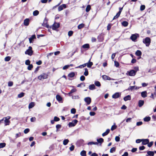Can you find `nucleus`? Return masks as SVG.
Returning <instances> with one entry per match:
<instances>
[{
    "instance_id": "nucleus-22",
    "label": "nucleus",
    "mask_w": 156,
    "mask_h": 156,
    "mask_svg": "<svg viewBox=\"0 0 156 156\" xmlns=\"http://www.w3.org/2000/svg\"><path fill=\"white\" fill-rule=\"evenodd\" d=\"M75 73L74 72H72L69 73L68 75V76L70 78H72L74 76Z\"/></svg>"
},
{
    "instance_id": "nucleus-14",
    "label": "nucleus",
    "mask_w": 156,
    "mask_h": 156,
    "mask_svg": "<svg viewBox=\"0 0 156 156\" xmlns=\"http://www.w3.org/2000/svg\"><path fill=\"white\" fill-rule=\"evenodd\" d=\"M56 98L57 100L59 102L61 101L62 100V97L59 94H57L56 95Z\"/></svg>"
},
{
    "instance_id": "nucleus-5",
    "label": "nucleus",
    "mask_w": 156,
    "mask_h": 156,
    "mask_svg": "<svg viewBox=\"0 0 156 156\" xmlns=\"http://www.w3.org/2000/svg\"><path fill=\"white\" fill-rule=\"evenodd\" d=\"M60 23H56L55 22L52 25L51 28L53 30H56L60 27Z\"/></svg>"
},
{
    "instance_id": "nucleus-64",
    "label": "nucleus",
    "mask_w": 156,
    "mask_h": 156,
    "mask_svg": "<svg viewBox=\"0 0 156 156\" xmlns=\"http://www.w3.org/2000/svg\"><path fill=\"white\" fill-rule=\"evenodd\" d=\"M77 90L76 89L74 88L73 89H72L70 91V93H73L74 92H76V91Z\"/></svg>"
},
{
    "instance_id": "nucleus-45",
    "label": "nucleus",
    "mask_w": 156,
    "mask_h": 156,
    "mask_svg": "<svg viewBox=\"0 0 156 156\" xmlns=\"http://www.w3.org/2000/svg\"><path fill=\"white\" fill-rule=\"evenodd\" d=\"M33 66L32 64L28 65V66L27 67V69L29 70H31L33 68Z\"/></svg>"
},
{
    "instance_id": "nucleus-16",
    "label": "nucleus",
    "mask_w": 156,
    "mask_h": 156,
    "mask_svg": "<svg viewBox=\"0 0 156 156\" xmlns=\"http://www.w3.org/2000/svg\"><path fill=\"white\" fill-rule=\"evenodd\" d=\"M90 59L88 63H86V64H87V66L88 68H91L93 64V63L92 62H90Z\"/></svg>"
},
{
    "instance_id": "nucleus-32",
    "label": "nucleus",
    "mask_w": 156,
    "mask_h": 156,
    "mask_svg": "<svg viewBox=\"0 0 156 156\" xmlns=\"http://www.w3.org/2000/svg\"><path fill=\"white\" fill-rule=\"evenodd\" d=\"M122 25L124 27H126L128 25V23L126 21H124L122 23Z\"/></svg>"
},
{
    "instance_id": "nucleus-10",
    "label": "nucleus",
    "mask_w": 156,
    "mask_h": 156,
    "mask_svg": "<svg viewBox=\"0 0 156 156\" xmlns=\"http://www.w3.org/2000/svg\"><path fill=\"white\" fill-rule=\"evenodd\" d=\"M84 101L86 102L87 105L90 104L91 102V99L90 97H87L85 98L84 99Z\"/></svg>"
},
{
    "instance_id": "nucleus-55",
    "label": "nucleus",
    "mask_w": 156,
    "mask_h": 156,
    "mask_svg": "<svg viewBox=\"0 0 156 156\" xmlns=\"http://www.w3.org/2000/svg\"><path fill=\"white\" fill-rule=\"evenodd\" d=\"M75 148V146L74 145H72V146L69 147V150L71 151H73L74 150Z\"/></svg>"
},
{
    "instance_id": "nucleus-2",
    "label": "nucleus",
    "mask_w": 156,
    "mask_h": 156,
    "mask_svg": "<svg viewBox=\"0 0 156 156\" xmlns=\"http://www.w3.org/2000/svg\"><path fill=\"white\" fill-rule=\"evenodd\" d=\"M48 77V75L46 73H43L38 76V79L40 80H41L47 78Z\"/></svg>"
},
{
    "instance_id": "nucleus-19",
    "label": "nucleus",
    "mask_w": 156,
    "mask_h": 156,
    "mask_svg": "<svg viewBox=\"0 0 156 156\" xmlns=\"http://www.w3.org/2000/svg\"><path fill=\"white\" fill-rule=\"evenodd\" d=\"M42 25V26L46 27L48 28L51 29V26H50L48 23H43Z\"/></svg>"
},
{
    "instance_id": "nucleus-26",
    "label": "nucleus",
    "mask_w": 156,
    "mask_h": 156,
    "mask_svg": "<svg viewBox=\"0 0 156 156\" xmlns=\"http://www.w3.org/2000/svg\"><path fill=\"white\" fill-rule=\"evenodd\" d=\"M147 154L150 156H154V152L152 151H148L147 152Z\"/></svg>"
},
{
    "instance_id": "nucleus-49",
    "label": "nucleus",
    "mask_w": 156,
    "mask_h": 156,
    "mask_svg": "<svg viewBox=\"0 0 156 156\" xmlns=\"http://www.w3.org/2000/svg\"><path fill=\"white\" fill-rule=\"evenodd\" d=\"M112 25V24L111 23H109L107 26V30H110Z\"/></svg>"
},
{
    "instance_id": "nucleus-27",
    "label": "nucleus",
    "mask_w": 156,
    "mask_h": 156,
    "mask_svg": "<svg viewBox=\"0 0 156 156\" xmlns=\"http://www.w3.org/2000/svg\"><path fill=\"white\" fill-rule=\"evenodd\" d=\"M82 47L84 49H88L90 48V45L88 44H85L82 46Z\"/></svg>"
},
{
    "instance_id": "nucleus-37",
    "label": "nucleus",
    "mask_w": 156,
    "mask_h": 156,
    "mask_svg": "<svg viewBox=\"0 0 156 156\" xmlns=\"http://www.w3.org/2000/svg\"><path fill=\"white\" fill-rule=\"evenodd\" d=\"M69 141L68 139H65L63 141V144L64 145H66L68 144Z\"/></svg>"
},
{
    "instance_id": "nucleus-46",
    "label": "nucleus",
    "mask_w": 156,
    "mask_h": 156,
    "mask_svg": "<svg viewBox=\"0 0 156 156\" xmlns=\"http://www.w3.org/2000/svg\"><path fill=\"white\" fill-rule=\"evenodd\" d=\"M62 127V126L60 124H57L56 126V131L57 132L58 131V129L59 128H60Z\"/></svg>"
},
{
    "instance_id": "nucleus-42",
    "label": "nucleus",
    "mask_w": 156,
    "mask_h": 156,
    "mask_svg": "<svg viewBox=\"0 0 156 156\" xmlns=\"http://www.w3.org/2000/svg\"><path fill=\"white\" fill-rule=\"evenodd\" d=\"M94 84L96 86L100 87L101 86V83L98 81H95Z\"/></svg>"
},
{
    "instance_id": "nucleus-13",
    "label": "nucleus",
    "mask_w": 156,
    "mask_h": 156,
    "mask_svg": "<svg viewBox=\"0 0 156 156\" xmlns=\"http://www.w3.org/2000/svg\"><path fill=\"white\" fill-rule=\"evenodd\" d=\"M30 23V20L28 18L25 19L23 22V24L25 26H28Z\"/></svg>"
},
{
    "instance_id": "nucleus-8",
    "label": "nucleus",
    "mask_w": 156,
    "mask_h": 156,
    "mask_svg": "<svg viewBox=\"0 0 156 156\" xmlns=\"http://www.w3.org/2000/svg\"><path fill=\"white\" fill-rule=\"evenodd\" d=\"M8 118H7V117L4 118L5 119L4 120L5 126L9 125L10 122V121L9 120V119L10 118V116H8Z\"/></svg>"
},
{
    "instance_id": "nucleus-31",
    "label": "nucleus",
    "mask_w": 156,
    "mask_h": 156,
    "mask_svg": "<svg viewBox=\"0 0 156 156\" xmlns=\"http://www.w3.org/2000/svg\"><path fill=\"white\" fill-rule=\"evenodd\" d=\"M85 72L84 73V75L85 76H87L88 75L89 73L88 71V70L87 68H85L84 69Z\"/></svg>"
},
{
    "instance_id": "nucleus-54",
    "label": "nucleus",
    "mask_w": 156,
    "mask_h": 156,
    "mask_svg": "<svg viewBox=\"0 0 156 156\" xmlns=\"http://www.w3.org/2000/svg\"><path fill=\"white\" fill-rule=\"evenodd\" d=\"M117 128V126L114 125L112 126L111 128V130L113 131Z\"/></svg>"
},
{
    "instance_id": "nucleus-51",
    "label": "nucleus",
    "mask_w": 156,
    "mask_h": 156,
    "mask_svg": "<svg viewBox=\"0 0 156 156\" xmlns=\"http://www.w3.org/2000/svg\"><path fill=\"white\" fill-rule=\"evenodd\" d=\"M73 33V32L72 31H69L68 32V35L69 37L72 36Z\"/></svg>"
},
{
    "instance_id": "nucleus-62",
    "label": "nucleus",
    "mask_w": 156,
    "mask_h": 156,
    "mask_svg": "<svg viewBox=\"0 0 156 156\" xmlns=\"http://www.w3.org/2000/svg\"><path fill=\"white\" fill-rule=\"evenodd\" d=\"M135 87V86H130L126 90H132Z\"/></svg>"
},
{
    "instance_id": "nucleus-52",
    "label": "nucleus",
    "mask_w": 156,
    "mask_h": 156,
    "mask_svg": "<svg viewBox=\"0 0 156 156\" xmlns=\"http://www.w3.org/2000/svg\"><path fill=\"white\" fill-rule=\"evenodd\" d=\"M145 8V6L144 5H141L140 7V10L141 11L144 10Z\"/></svg>"
},
{
    "instance_id": "nucleus-43",
    "label": "nucleus",
    "mask_w": 156,
    "mask_h": 156,
    "mask_svg": "<svg viewBox=\"0 0 156 156\" xmlns=\"http://www.w3.org/2000/svg\"><path fill=\"white\" fill-rule=\"evenodd\" d=\"M25 95V93L23 92H21L18 95V97L19 98H21L24 96Z\"/></svg>"
},
{
    "instance_id": "nucleus-41",
    "label": "nucleus",
    "mask_w": 156,
    "mask_h": 156,
    "mask_svg": "<svg viewBox=\"0 0 156 156\" xmlns=\"http://www.w3.org/2000/svg\"><path fill=\"white\" fill-rule=\"evenodd\" d=\"M98 144V142H94L93 141L89 142L87 144L88 145H92V144L97 145Z\"/></svg>"
},
{
    "instance_id": "nucleus-39",
    "label": "nucleus",
    "mask_w": 156,
    "mask_h": 156,
    "mask_svg": "<svg viewBox=\"0 0 156 156\" xmlns=\"http://www.w3.org/2000/svg\"><path fill=\"white\" fill-rule=\"evenodd\" d=\"M116 147H113L110 149V152L111 153L115 152L116 151Z\"/></svg>"
},
{
    "instance_id": "nucleus-53",
    "label": "nucleus",
    "mask_w": 156,
    "mask_h": 156,
    "mask_svg": "<svg viewBox=\"0 0 156 156\" xmlns=\"http://www.w3.org/2000/svg\"><path fill=\"white\" fill-rule=\"evenodd\" d=\"M71 112L72 114H75L76 112V109L74 108H72L71 110Z\"/></svg>"
},
{
    "instance_id": "nucleus-44",
    "label": "nucleus",
    "mask_w": 156,
    "mask_h": 156,
    "mask_svg": "<svg viewBox=\"0 0 156 156\" xmlns=\"http://www.w3.org/2000/svg\"><path fill=\"white\" fill-rule=\"evenodd\" d=\"M87 66V64L84 63L82 65H80L78 67H76V68H80L82 69L83 68Z\"/></svg>"
},
{
    "instance_id": "nucleus-15",
    "label": "nucleus",
    "mask_w": 156,
    "mask_h": 156,
    "mask_svg": "<svg viewBox=\"0 0 156 156\" xmlns=\"http://www.w3.org/2000/svg\"><path fill=\"white\" fill-rule=\"evenodd\" d=\"M97 39H98L99 41H102L104 40V38L101 35V34H100L97 37Z\"/></svg>"
},
{
    "instance_id": "nucleus-48",
    "label": "nucleus",
    "mask_w": 156,
    "mask_h": 156,
    "mask_svg": "<svg viewBox=\"0 0 156 156\" xmlns=\"http://www.w3.org/2000/svg\"><path fill=\"white\" fill-rule=\"evenodd\" d=\"M6 146V144L5 143H0V148L5 147Z\"/></svg>"
},
{
    "instance_id": "nucleus-57",
    "label": "nucleus",
    "mask_w": 156,
    "mask_h": 156,
    "mask_svg": "<svg viewBox=\"0 0 156 156\" xmlns=\"http://www.w3.org/2000/svg\"><path fill=\"white\" fill-rule=\"evenodd\" d=\"M153 141H151L150 143H149L147 144V146L149 147H151L153 145Z\"/></svg>"
},
{
    "instance_id": "nucleus-1",
    "label": "nucleus",
    "mask_w": 156,
    "mask_h": 156,
    "mask_svg": "<svg viewBox=\"0 0 156 156\" xmlns=\"http://www.w3.org/2000/svg\"><path fill=\"white\" fill-rule=\"evenodd\" d=\"M143 42L145 44L146 46L149 47L151 43V39L149 37H146L143 39Z\"/></svg>"
},
{
    "instance_id": "nucleus-50",
    "label": "nucleus",
    "mask_w": 156,
    "mask_h": 156,
    "mask_svg": "<svg viewBox=\"0 0 156 156\" xmlns=\"http://www.w3.org/2000/svg\"><path fill=\"white\" fill-rule=\"evenodd\" d=\"M115 66L117 67H119V64L118 62H117L116 61H114Z\"/></svg>"
},
{
    "instance_id": "nucleus-63",
    "label": "nucleus",
    "mask_w": 156,
    "mask_h": 156,
    "mask_svg": "<svg viewBox=\"0 0 156 156\" xmlns=\"http://www.w3.org/2000/svg\"><path fill=\"white\" fill-rule=\"evenodd\" d=\"M36 120V118L35 117H32L30 119V121L32 122H35Z\"/></svg>"
},
{
    "instance_id": "nucleus-61",
    "label": "nucleus",
    "mask_w": 156,
    "mask_h": 156,
    "mask_svg": "<svg viewBox=\"0 0 156 156\" xmlns=\"http://www.w3.org/2000/svg\"><path fill=\"white\" fill-rule=\"evenodd\" d=\"M85 78L84 76H80V79L81 81H83L85 80Z\"/></svg>"
},
{
    "instance_id": "nucleus-3",
    "label": "nucleus",
    "mask_w": 156,
    "mask_h": 156,
    "mask_svg": "<svg viewBox=\"0 0 156 156\" xmlns=\"http://www.w3.org/2000/svg\"><path fill=\"white\" fill-rule=\"evenodd\" d=\"M139 37V34H132L130 37V39L133 41L135 42L136 41V40Z\"/></svg>"
},
{
    "instance_id": "nucleus-29",
    "label": "nucleus",
    "mask_w": 156,
    "mask_h": 156,
    "mask_svg": "<svg viewBox=\"0 0 156 156\" xmlns=\"http://www.w3.org/2000/svg\"><path fill=\"white\" fill-rule=\"evenodd\" d=\"M151 119L149 116L146 117L144 118V120L145 122H148Z\"/></svg>"
},
{
    "instance_id": "nucleus-9",
    "label": "nucleus",
    "mask_w": 156,
    "mask_h": 156,
    "mask_svg": "<svg viewBox=\"0 0 156 156\" xmlns=\"http://www.w3.org/2000/svg\"><path fill=\"white\" fill-rule=\"evenodd\" d=\"M67 7L66 4H63L60 5L58 8V11H60L62 10L63 9L66 8Z\"/></svg>"
},
{
    "instance_id": "nucleus-17",
    "label": "nucleus",
    "mask_w": 156,
    "mask_h": 156,
    "mask_svg": "<svg viewBox=\"0 0 156 156\" xmlns=\"http://www.w3.org/2000/svg\"><path fill=\"white\" fill-rule=\"evenodd\" d=\"M131 99V97L129 95H127L125 97L123 98V99L125 101H126L128 100H130Z\"/></svg>"
},
{
    "instance_id": "nucleus-11",
    "label": "nucleus",
    "mask_w": 156,
    "mask_h": 156,
    "mask_svg": "<svg viewBox=\"0 0 156 156\" xmlns=\"http://www.w3.org/2000/svg\"><path fill=\"white\" fill-rule=\"evenodd\" d=\"M142 144L143 145H145L147 144L149 142V139H142Z\"/></svg>"
},
{
    "instance_id": "nucleus-6",
    "label": "nucleus",
    "mask_w": 156,
    "mask_h": 156,
    "mask_svg": "<svg viewBox=\"0 0 156 156\" xmlns=\"http://www.w3.org/2000/svg\"><path fill=\"white\" fill-rule=\"evenodd\" d=\"M78 122V121L76 119L73 120L71 122H69V123L68 126L69 127H73L75 126Z\"/></svg>"
},
{
    "instance_id": "nucleus-25",
    "label": "nucleus",
    "mask_w": 156,
    "mask_h": 156,
    "mask_svg": "<svg viewBox=\"0 0 156 156\" xmlns=\"http://www.w3.org/2000/svg\"><path fill=\"white\" fill-rule=\"evenodd\" d=\"M135 55L137 56H141L142 55V52L140 51L137 50L135 53Z\"/></svg>"
},
{
    "instance_id": "nucleus-28",
    "label": "nucleus",
    "mask_w": 156,
    "mask_h": 156,
    "mask_svg": "<svg viewBox=\"0 0 156 156\" xmlns=\"http://www.w3.org/2000/svg\"><path fill=\"white\" fill-rule=\"evenodd\" d=\"M34 106V103L33 102L30 103L29 105L28 108L29 109L33 107Z\"/></svg>"
},
{
    "instance_id": "nucleus-12",
    "label": "nucleus",
    "mask_w": 156,
    "mask_h": 156,
    "mask_svg": "<svg viewBox=\"0 0 156 156\" xmlns=\"http://www.w3.org/2000/svg\"><path fill=\"white\" fill-rule=\"evenodd\" d=\"M121 94L119 92H116L112 95V98L116 99L119 98Z\"/></svg>"
},
{
    "instance_id": "nucleus-35",
    "label": "nucleus",
    "mask_w": 156,
    "mask_h": 156,
    "mask_svg": "<svg viewBox=\"0 0 156 156\" xmlns=\"http://www.w3.org/2000/svg\"><path fill=\"white\" fill-rule=\"evenodd\" d=\"M102 78L104 80H110V78L109 77L105 75L103 76Z\"/></svg>"
},
{
    "instance_id": "nucleus-60",
    "label": "nucleus",
    "mask_w": 156,
    "mask_h": 156,
    "mask_svg": "<svg viewBox=\"0 0 156 156\" xmlns=\"http://www.w3.org/2000/svg\"><path fill=\"white\" fill-rule=\"evenodd\" d=\"M13 82L12 81H9L8 83V86L9 87H11L13 85Z\"/></svg>"
},
{
    "instance_id": "nucleus-7",
    "label": "nucleus",
    "mask_w": 156,
    "mask_h": 156,
    "mask_svg": "<svg viewBox=\"0 0 156 156\" xmlns=\"http://www.w3.org/2000/svg\"><path fill=\"white\" fill-rule=\"evenodd\" d=\"M127 72L128 73V75L130 76H134L136 73V72L133 69Z\"/></svg>"
},
{
    "instance_id": "nucleus-21",
    "label": "nucleus",
    "mask_w": 156,
    "mask_h": 156,
    "mask_svg": "<svg viewBox=\"0 0 156 156\" xmlns=\"http://www.w3.org/2000/svg\"><path fill=\"white\" fill-rule=\"evenodd\" d=\"M141 96L143 98H145L147 97V92L146 91H143L141 93Z\"/></svg>"
},
{
    "instance_id": "nucleus-58",
    "label": "nucleus",
    "mask_w": 156,
    "mask_h": 156,
    "mask_svg": "<svg viewBox=\"0 0 156 156\" xmlns=\"http://www.w3.org/2000/svg\"><path fill=\"white\" fill-rule=\"evenodd\" d=\"M30 130L29 129H28V128L24 130V133L25 134H27L29 132Z\"/></svg>"
},
{
    "instance_id": "nucleus-33",
    "label": "nucleus",
    "mask_w": 156,
    "mask_h": 156,
    "mask_svg": "<svg viewBox=\"0 0 156 156\" xmlns=\"http://www.w3.org/2000/svg\"><path fill=\"white\" fill-rule=\"evenodd\" d=\"M120 15V14L118 12H117V13L116 15L112 19V20H115V19H117V18H119V16Z\"/></svg>"
},
{
    "instance_id": "nucleus-24",
    "label": "nucleus",
    "mask_w": 156,
    "mask_h": 156,
    "mask_svg": "<svg viewBox=\"0 0 156 156\" xmlns=\"http://www.w3.org/2000/svg\"><path fill=\"white\" fill-rule=\"evenodd\" d=\"M110 130L109 129H107L106 131L102 133V136H105L107 135L109 133Z\"/></svg>"
},
{
    "instance_id": "nucleus-36",
    "label": "nucleus",
    "mask_w": 156,
    "mask_h": 156,
    "mask_svg": "<svg viewBox=\"0 0 156 156\" xmlns=\"http://www.w3.org/2000/svg\"><path fill=\"white\" fill-rule=\"evenodd\" d=\"M97 141L98 142V143H99L102 144L104 142V139L102 138H101L99 139H98Z\"/></svg>"
},
{
    "instance_id": "nucleus-56",
    "label": "nucleus",
    "mask_w": 156,
    "mask_h": 156,
    "mask_svg": "<svg viewBox=\"0 0 156 156\" xmlns=\"http://www.w3.org/2000/svg\"><path fill=\"white\" fill-rule=\"evenodd\" d=\"M30 60L29 59H28L26 61L25 63V64L27 65H28L30 64Z\"/></svg>"
},
{
    "instance_id": "nucleus-20",
    "label": "nucleus",
    "mask_w": 156,
    "mask_h": 156,
    "mask_svg": "<svg viewBox=\"0 0 156 156\" xmlns=\"http://www.w3.org/2000/svg\"><path fill=\"white\" fill-rule=\"evenodd\" d=\"M35 35L34 34L31 36V37L29 38V41L30 43L32 42V41L33 39H36Z\"/></svg>"
},
{
    "instance_id": "nucleus-30",
    "label": "nucleus",
    "mask_w": 156,
    "mask_h": 156,
    "mask_svg": "<svg viewBox=\"0 0 156 156\" xmlns=\"http://www.w3.org/2000/svg\"><path fill=\"white\" fill-rule=\"evenodd\" d=\"M91 9V6L90 5H88L86 9V11L87 12H89Z\"/></svg>"
},
{
    "instance_id": "nucleus-4",
    "label": "nucleus",
    "mask_w": 156,
    "mask_h": 156,
    "mask_svg": "<svg viewBox=\"0 0 156 156\" xmlns=\"http://www.w3.org/2000/svg\"><path fill=\"white\" fill-rule=\"evenodd\" d=\"M25 54L30 56L33 55V51L32 50V47L31 46L29 47L28 49L25 52Z\"/></svg>"
},
{
    "instance_id": "nucleus-40",
    "label": "nucleus",
    "mask_w": 156,
    "mask_h": 156,
    "mask_svg": "<svg viewBox=\"0 0 156 156\" xmlns=\"http://www.w3.org/2000/svg\"><path fill=\"white\" fill-rule=\"evenodd\" d=\"M39 14V12L37 10H35L33 12V15L34 16H37Z\"/></svg>"
},
{
    "instance_id": "nucleus-47",
    "label": "nucleus",
    "mask_w": 156,
    "mask_h": 156,
    "mask_svg": "<svg viewBox=\"0 0 156 156\" xmlns=\"http://www.w3.org/2000/svg\"><path fill=\"white\" fill-rule=\"evenodd\" d=\"M11 57L10 56H8L5 57V60L6 62H8L10 60Z\"/></svg>"
},
{
    "instance_id": "nucleus-18",
    "label": "nucleus",
    "mask_w": 156,
    "mask_h": 156,
    "mask_svg": "<svg viewBox=\"0 0 156 156\" xmlns=\"http://www.w3.org/2000/svg\"><path fill=\"white\" fill-rule=\"evenodd\" d=\"M144 101L143 100H140L138 102V106L139 107H141L144 104Z\"/></svg>"
},
{
    "instance_id": "nucleus-23",
    "label": "nucleus",
    "mask_w": 156,
    "mask_h": 156,
    "mask_svg": "<svg viewBox=\"0 0 156 156\" xmlns=\"http://www.w3.org/2000/svg\"><path fill=\"white\" fill-rule=\"evenodd\" d=\"M89 88L90 90H92L95 89V87L94 84H92L89 86Z\"/></svg>"
},
{
    "instance_id": "nucleus-38",
    "label": "nucleus",
    "mask_w": 156,
    "mask_h": 156,
    "mask_svg": "<svg viewBox=\"0 0 156 156\" xmlns=\"http://www.w3.org/2000/svg\"><path fill=\"white\" fill-rule=\"evenodd\" d=\"M84 24L83 23H81L78 26V28L79 29H81L84 27Z\"/></svg>"
},
{
    "instance_id": "nucleus-34",
    "label": "nucleus",
    "mask_w": 156,
    "mask_h": 156,
    "mask_svg": "<svg viewBox=\"0 0 156 156\" xmlns=\"http://www.w3.org/2000/svg\"><path fill=\"white\" fill-rule=\"evenodd\" d=\"M80 154L81 156H86V152L85 151L83 150L81 151Z\"/></svg>"
},
{
    "instance_id": "nucleus-59",
    "label": "nucleus",
    "mask_w": 156,
    "mask_h": 156,
    "mask_svg": "<svg viewBox=\"0 0 156 156\" xmlns=\"http://www.w3.org/2000/svg\"><path fill=\"white\" fill-rule=\"evenodd\" d=\"M54 119L55 122H58L60 120V119L56 116L54 117Z\"/></svg>"
}]
</instances>
